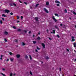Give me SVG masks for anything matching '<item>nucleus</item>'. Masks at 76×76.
<instances>
[{"label": "nucleus", "instance_id": "obj_1", "mask_svg": "<svg viewBox=\"0 0 76 76\" xmlns=\"http://www.w3.org/2000/svg\"><path fill=\"white\" fill-rule=\"evenodd\" d=\"M52 18H53V19L55 22H57V20L56 19V18H54V16H53Z\"/></svg>", "mask_w": 76, "mask_h": 76}, {"label": "nucleus", "instance_id": "obj_2", "mask_svg": "<svg viewBox=\"0 0 76 76\" xmlns=\"http://www.w3.org/2000/svg\"><path fill=\"white\" fill-rule=\"evenodd\" d=\"M5 12H6V13H8L10 11L9 10H5Z\"/></svg>", "mask_w": 76, "mask_h": 76}, {"label": "nucleus", "instance_id": "obj_3", "mask_svg": "<svg viewBox=\"0 0 76 76\" xmlns=\"http://www.w3.org/2000/svg\"><path fill=\"white\" fill-rule=\"evenodd\" d=\"M16 56L17 58H19V57H20V55L18 54V55H17Z\"/></svg>", "mask_w": 76, "mask_h": 76}, {"label": "nucleus", "instance_id": "obj_4", "mask_svg": "<svg viewBox=\"0 0 76 76\" xmlns=\"http://www.w3.org/2000/svg\"><path fill=\"white\" fill-rule=\"evenodd\" d=\"M44 10L45 12L46 13H48V11L45 8H44Z\"/></svg>", "mask_w": 76, "mask_h": 76}, {"label": "nucleus", "instance_id": "obj_5", "mask_svg": "<svg viewBox=\"0 0 76 76\" xmlns=\"http://www.w3.org/2000/svg\"><path fill=\"white\" fill-rule=\"evenodd\" d=\"M4 34H5V35H8V32H7V31H5L4 32Z\"/></svg>", "mask_w": 76, "mask_h": 76}, {"label": "nucleus", "instance_id": "obj_6", "mask_svg": "<svg viewBox=\"0 0 76 76\" xmlns=\"http://www.w3.org/2000/svg\"><path fill=\"white\" fill-rule=\"evenodd\" d=\"M72 41H75V38L73 37H72Z\"/></svg>", "mask_w": 76, "mask_h": 76}, {"label": "nucleus", "instance_id": "obj_7", "mask_svg": "<svg viewBox=\"0 0 76 76\" xmlns=\"http://www.w3.org/2000/svg\"><path fill=\"white\" fill-rule=\"evenodd\" d=\"M42 45L43 47V48H45V45L44 43L42 44Z\"/></svg>", "mask_w": 76, "mask_h": 76}, {"label": "nucleus", "instance_id": "obj_8", "mask_svg": "<svg viewBox=\"0 0 76 76\" xmlns=\"http://www.w3.org/2000/svg\"><path fill=\"white\" fill-rule=\"evenodd\" d=\"M22 45H23V46L25 45H26V44L23 42H22Z\"/></svg>", "mask_w": 76, "mask_h": 76}, {"label": "nucleus", "instance_id": "obj_9", "mask_svg": "<svg viewBox=\"0 0 76 76\" xmlns=\"http://www.w3.org/2000/svg\"><path fill=\"white\" fill-rule=\"evenodd\" d=\"M55 2L56 3H60V2L58 1H55Z\"/></svg>", "mask_w": 76, "mask_h": 76}, {"label": "nucleus", "instance_id": "obj_10", "mask_svg": "<svg viewBox=\"0 0 76 76\" xmlns=\"http://www.w3.org/2000/svg\"><path fill=\"white\" fill-rule=\"evenodd\" d=\"M46 4L47 6L49 5V2H47L46 3Z\"/></svg>", "mask_w": 76, "mask_h": 76}, {"label": "nucleus", "instance_id": "obj_11", "mask_svg": "<svg viewBox=\"0 0 76 76\" xmlns=\"http://www.w3.org/2000/svg\"><path fill=\"white\" fill-rule=\"evenodd\" d=\"M1 75H2V76H6V75H5V74L3 73H1Z\"/></svg>", "mask_w": 76, "mask_h": 76}, {"label": "nucleus", "instance_id": "obj_12", "mask_svg": "<svg viewBox=\"0 0 76 76\" xmlns=\"http://www.w3.org/2000/svg\"><path fill=\"white\" fill-rule=\"evenodd\" d=\"M76 43H74V47H76Z\"/></svg>", "mask_w": 76, "mask_h": 76}, {"label": "nucleus", "instance_id": "obj_13", "mask_svg": "<svg viewBox=\"0 0 76 76\" xmlns=\"http://www.w3.org/2000/svg\"><path fill=\"white\" fill-rule=\"evenodd\" d=\"M38 18L37 17L35 18V19L36 20V21L38 20Z\"/></svg>", "mask_w": 76, "mask_h": 76}, {"label": "nucleus", "instance_id": "obj_14", "mask_svg": "<svg viewBox=\"0 0 76 76\" xmlns=\"http://www.w3.org/2000/svg\"><path fill=\"white\" fill-rule=\"evenodd\" d=\"M10 60H11V61H13V59L12 58H10Z\"/></svg>", "mask_w": 76, "mask_h": 76}, {"label": "nucleus", "instance_id": "obj_15", "mask_svg": "<svg viewBox=\"0 0 76 76\" xmlns=\"http://www.w3.org/2000/svg\"><path fill=\"white\" fill-rule=\"evenodd\" d=\"M2 16H4V17H7V16H6V15L4 14H3L2 15Z\"/></svg>", "mask_w": 76, "mask_h": 76}, {"label": "nucleus", "instance_id": "obj_16", "mask_svg": "<svg viewBox=\"0 0 76 76\" xmlns=\"http://www.w3.org/2000/svg\"><path fill=\"white\" fill-rule=\"evenodd\" d=\"M55 16H58V15L57 14H55Z\"/></svg>", "mask_w": 76, "mask_h": 76}, {"label": "nucleus", "instance_id": "obj_17", "mask_svg": "<svg viewBox=\"0 0 76 76\" xmlns=\"http://www.w3.org/2000/svg\"><path fill=\"white\" fill-rule=\"evenodd\" d=\"M0 23L1 24H2L3 23V21H2L1 20L0 21Z\"/></svg>", "mask_w": 76, "mask_h": 76}, {"label": "nucleus", "instance_id": "obj_18", "mask_svg": "<svg viewBox=\"0 0 76 76\" xmlns=\"http://www.w3.org/2000/svg\"><path fill=\"white\" fill-rule=\"evenodd\" d=\"M9 53L10 54V55H12V53L11 52H9Z\"/></svg>", "mask_w": 76, "mask_h": 76}, {"label": "nucleus", "instance_id": "obj_19", "mask_svg": "<svg viewBox=\"0 0 76 76\" xmlns=\"http://www.w3.org/2000/svg\"><path fill=\"white\" fill-rule=\"evenodd\" d=\"M29 56L30 59V60H32V57H31V56L30 55Z\"/></svg>", "mask_w": 76, "mask_h": 76}, {"label": "nucleus", "instance_id": "obj_20", "mask_svg": "<svg viewBox=\"0 0 76 76\" xmlns=\"http://www.w3.org/2000/svg\"><path fill=\"white\" fill-rule=\"evenodd\" d=\"M64 12L65 13H67V10H66V9H65L64 10Z\"/></svg>", "mask_w": 76, "mask_h": 76}, {"label": "nucleus", "instance_id": "obj_21", "mask_svg": "<svg viewBox=\"0 0 76 76\" xmlns=\"http://www.w3.org/2000/svg\"><path fill=\"white\" fill-rule=\"evenodd\" d=\"M13 28H14V29H16V27L15 26H13L12 27Z\"/></svg>", "mask_w": 76, "mask_h": 76}, {"label": "nucleus", "instance_id": "obj_22", "mask_svg": "<svg viewBox=\"0 0 76 76\" xmlns=\"http://www.w3.org/2000/svg\"><path fill=\"white\" fill-rule=\"evenodd\" d=\"M37 39H39V40L41 39V38H40V37H38L37 38Z\"/></svg>", "mask_w": 76, "mask_h": 76}, {"label": "nucleus", "instance_id": "obj_23", "mask_svg": "<svg viewBox=\"0 0 76 76\" xmlns=\"http://www.w3.org/2000/svg\"><path fill=\"white\" fill-rule=\"evenodd\" d=\"M25 58H28V56H27V55H26V56Z\"/></svg>", "mask_w": 76, "mask_h": 76}, {"label": "nucleus", "instance_id": "obj_24", "mask_svg": "<svg viewBox=\"0 0 76 76\" xmlns=\"http://www.w3.org/2000/svg\"><path fill=\"white\" fill-rule=\"evenodd\" d=\"M4 40L5 42H7V40L6 39H4Z\"/></svg>", "mask_w": 76, "mask_h": 76}, {"label": "nucleus", "instance_id": "obj_25", "mask_svg": "<svg viewBox=\"0 0 76 76\" xmlns=\"http://www.w3.org/2000/svg\"><path fill=\"white\" fill-rule=\"evenodd\" d=\"M33 42L34 43V44H35V43H36V41H33Z\"/></svg>", "mask_w": 76, "mask_h": 76}, {"label": "nucleus", "instance_id": "obj_26", "mask_svg": "<svg viewBox=\"0 0 76 76\" xmlns=\"http://www.w3.org/2000/svg\"><path fill=\"white\" fill-rule=\"evenodd\" d=\"M30 73L31 75H32V73L31 72V71L30 72Z\"/></svg>", "mask_w": 76, "mask_h": 76}, {"label": "nucleus", "instance_id": "obj_27", "mask_svg": "<svg viewBox=\"0 0 76 76\" xmlns=\"http://www.w3.org/2000/svg\"><path fill=\"white\" fill-rule=\"evenodd\" d=\"M10 15H13V13L12 12H11L10 13Z\"/></svg>", "mask_w": 76, "mask_h": 76}, {"label": "nucleus", "instance_id": "obj_28", "mask_svg": "<svg viewBox=\"0 0 76 76\" xmlns=\"http://www.w3.org/2000/svg\"><path fill=\"white\" fill-rule=\"evenodd\" d=\"M12 75H13V74H12V73H10V76H12Z\"/></svg>", "mask_w": 76, "mask_h": 76}, {"label": "nucleus", "instance_id": "obj_29", "mask_svg": "<svg viewBox=\"0 0 76 76\" xmlns=\"http://www.w3.org/2000/svg\"><path fill=\"white\" fill-rule=\"evenodd\" d=\"M53 33L55 34V31L54 30H53Z\"/></svg>", "mask_w": 76, "mask_h": 76}, {"label": "nucleus", "instance_id": "obj_30", "mask_svg": "<svg viewBox=\"0 0 76 76\" xmlns=\"http://www.w3.org/2000/svg\"><path fill=\"white\" fill-rule=\"evenodd\" d=\"M21 30L20 29H18V31H20Z\"/></svg>", "mask_w": 76, "mask_h": 76}, {"label": "nucleus", "instance_id": "obj_31", "mask_svg": "<svg viewBox=\"0 0 76 76\" xmlns=\"http://www.w3.org/2000/svg\"><path fill=\"white\" fill-rule=\"evenodd\" d=\"M15 41L16 42H18V40H15Z\"/></svg>", "mask_w": 76, "mask_h": 76}, {"label": "nucleus", "instance_id": "obj_32", "mask_svg": "<svg viewBox=\"0 0 76 76\" xmlns=\"http://www.w3.org/2000/svg\"><path fill=\"white\" fill-rule=\"evenodd\" d=\"M73 14H74V15H76V12H73Z\"/></svg>", "mask_w": 76, "mask_h": 76}, {"label": "nucleus", "instance_id": "obj_33", "mask_svg": "<svg viewBox=\"0 0 76 76\" xmlns=\"http://www.w3.org/2000/svg\"><path fill=\"white\" fill-rule=\"evenodd\" d=\"M17 19H19V16H17Z\"/></svg>", "mask_w": 76, "mask_h": 76}, {"label": "nucleus", "instance_id": "obj_34", "mask_svg": "<svg viewBox=\"0 0 76 76\" xmlns=\"http://www.w3.org/2000/svg\"><path fill=\"white\" fill-rule=\"evenodd\" d=\"M2 70L3 71H4V70H5V69H4V68H3Z\"/></svg>", "mask_w": 76, "mask_h": 76}, {"label": "nucleus", "instance_id": "obj_35", "mask_svg": "<svg viewBox=\"0 0 76 76\" xmlns=\"http://www.w3.org/2000/svg\"><path fill=\"white\" fill-rule=\"evenodd\" d=\"M39 4H37L36 5V7H37V6H38V5Z\"/></svg>", "mask_w": 76, "mask_h": 76}, {"label": "nucleus", "instance_id": "obj_36", "mask_svg": "<svg viewBox=\"0 0 76 76\" xmlns=\"http://www.w3.org/2000/svg\"><path fill=\"white\" fill-rule=\"evenodd\" d=\"M57 37H58V38L60 37L59 36V35H57Z\"/></svg>", "mask_w": 76, "mask_h": 76}, {"label": "nucleus", "instance_id": "obj_37", "mask_svg": "<svg viewBox=\"0 0 76 76\" xmlns=\"http://www.w3.org/2000/svg\"><path fill=\"white\" fill-rule=\"evenodd\" d=\"M24 4H27V3L25 2H24Z\"/></svg>", "mask_w": 76, "mask_h": 76}, {"label": "nucleus", "instance_id": "obj_38", "mask_svg": "<svg viewBox=\"0 0 76 76\" xmlns=\"http://www.w3.org/2000/svg\"><path fill=\"white\" fill-rule=\"evenodd\" d=\"M13 4L14 6H16V5L15 4Z\"/></svg>", "mask_w": 76, "mask_h": 76}, {"label": "nucleus", "instance_id": "obj_39", "mask_svg": "<svg viewBox=\"0 0 76 76\" xmlns=\"http://www.w3.org/2000/svg\"><path fill=\"white\" fill-rule=\"evenodd\" d=\"M21 19H23V16H21Z\"/></svg>", "mask_w": 76, "mask_h": 76}, {"label": "nucleus", "instance_id": "obj_40", "mask_svg": "<svg viewBox=\"0 0 76 76\" xmlns=\"http://www.w3.org/2000/svg\"><path fill=\"white\" fill-rule=\"evenodd\" d=\"M48 38L50 40H51V38H50L49 37Z\"/></svg>", "mask_w": 76, "mask_h": 76}, {"label": "nucleus", "instance_id": "obj_41", "mask_svg": "<svg viewBox=\"0 0 76 76\" xmlns=\"http://www.w3.org/2000/svg\"><path fill=\"white\" fill-rule=\"evenodd\" d=\"M24 31L25 32V33H26L27 32V31L26 30H24Z\"/></svg>", "mask_w": 76, "mask_h": 76}, {"label": "nucleus", "instance_id": "obj_42", "mask_svg": "<svg viewBox=\"0 0 76 76\" xmlns=\"http://www.w3.org/2000/svg\"><path fill=\"white\" fill-rule=\"evenodd\" d=\"M9 59H7V61H9Z\"/></svg>", "mask_w": 76, "mask_h": 76}, {"label": "nucleus", "instance_id": "obj_43", "mask_svg": "<svg viewBox=\"0 0 76 76\" xmlns=\"http://www.w3.org/2000/svg\"><path fill=\"white\" fill-rule=\"evenodd\" d=\"M13 76H16V74L14 73V74H13Z\"/></svg>", "mask_w": 76, "mask_h": 76}, {"label": "nucleus", "instance_id": "obj_44", "mask_svg": "<svg viewBox=\"0 0 76 76\" xmlns=\"http://www.w3.org/2000/svg\"><path fill=\"white\" fill-rule=\"evenodd\" d=\"M57 6H60L59 4H57Z\"/></svg>", "mask_w": 76, "mask_h": 76}, {"label": "nucleus", "instance_id": "obj_45", "mask_svg": "<svg viewBox=\"0 0 76 76\" xmlns=\"http://www.w3.org/2000/svg\"><path fill=\"white\" fill-rule=\"evenodd\" d=\"M19 1L20 2V3H22V1H20V0H19Z\"/></svg>", "mask_w": 76, "mask_h": 76}, {"label": "nucleus", "instance_id": "obj_46", "mask_svg": "<svg viewBox=\"0 0 76 76\" xmlns=\"http://www.w3.org/2000/svg\"><path fill=\"white\" fill-rule=\"evenodd\" d=\"M2 19L3 20H4V18H2Z\"/></svg>", "mask_w": 76, "mask_h": 76}, {"label": "nucleus", "instance_id": "obj_47", "mask_svg": "<svg viewBox=\"0 0 76 76\" xmlns=\"http://www.w3.org/2000/svg\"><path fill=\"white\" fill-rule=\"evenodd\" d=\"M35 51L36 52H38V50H35Z\"/></svg>", "mask_w": 76, "mask_h": 76}, {"label": "nucleus", "instance_id": "obj_48", "mask_svg": "<svg viewBox=\"0 0 76 76\" xmlns=\"http://www.w3.org/2000/svg\"><path fill=\"white\" fill-rule=\"evenodd\" d=\"M0 60H2L3 59V58L2 57H1L0 58Z\"/></svg>", "mask_w": 76, "mask_h": 76}, {"label": "nucleus", "instance_id": "obj_49", "mask_svg": "<svg viewBox=\"0 0 76 76\" xmlns=\"http://www.w3.org/2000/svg\"><path fill=\"white\" fill-rule=\"evenodd\" d=\"M37 50H39V48L38 47H37Z\"/></svg>", "mask_w": 76, "mask_h": 76}, {"label": "nucleus", "instance_id": "obj_50", "mask_svg": "<svg viewBox=\"0 0 76 76\" xmlns=\"http://www.w3.org/2000/svg\"><path fill=\"white\" fill-rule=\"evenodd\" d=\"M4 56L3 55H1L0 57H4Z\"/></svg>", "mask_w": 76, "mask_h": 76}, {"label": "nucleus", "instance_id": "obj_51", "mask_svg": "<svg viewBox=\"0 0 76 76\" xmlns=\"http://www.w3.org/2000/svg\"><path fill=\"white\" fill-rule=\"evenodd\" d=\"M66 50H67V51H69V49H67Z\"/></svg>", "mask_w": 76, "mask_h": 76}, {"label": "nucleus", "instance_id": "obj_52", "mask_svg": "<svg viewBox=\"0 0 76 76\" xmlns=\"http://www.w3.org/2000/svg\"><path fill=\"white\" fill-rule=\"evenodd\" d=\"M60 26H62V25H63V24H61L60 25Z\"/></svg>", "mask_w": 76, "mask_h": 76}, {"label": "nucleus", "instance_id": "obj_53", "mask_svg": "<svg viewBox=\"0 0 76 76\" xmlns=\"http://www.w3.org/2000/svg\"><path fill=\"white\" fill-rule=\"evenodd\" d=\"M17 23L19 22V21H17Z\"/></svg>", "mask_w": 76, "mask_h": 76}, {"label": "nucleus", "instance_id": "obj_54", "mask_svg": "<svg viewBox=\"0 0 76 76\" xmlns=\"http://www.w3.org/2000/svg\"><path fill=\"white\" fill-rule=\"evenodd\" d=\"M33 37H35V35H33Z\"/></svg>", "mask_w": 76, "mask_h": 76}, {"label": "nucleus", "instance_id": "obj_55", "mask_svg": "<svg viewBox=\"0 0 76 76\" xmlns=\"http://www.w3.org/2000/svg\"><path fill=\"white\" fill-rule=\"evenodd\" d=\"M39 35H40V33H38Z\"/></svg>", "mask_w": 76, "mask_h": 76}, {"label": "nucleus", "instance_id": "obj_56", "mask_svg": "<svg viewBox=\"0 0 76 76\" xmlns=\"http://www.w3.org/2000/svg\"><path fill=\"white\" fill-rule=\"evenodd\" d=\"M29 34H31V31H30L29 32Z\"/></svg>", "mask_w": 76, "mask_h": 76}, {"label": "nucleus", "instance_id": "obj_57", "mask_svg": "<svg viewBox=\"0 0 76 76\" xmlns=\"http://www.w3.org/2000/svg\"><path fill=\"white\" fill-rule=\"evenodd\" d=\"M47 32H48V30H47Z\"/></svg>", "mask_w": 76, "mask_h": 76}, {"label": "nucleus", "instance_id": "obj_58", "mask_svg": "<svg viewBox=\"0 0 76 76\" xmlns=\"http://www.w3.org/2000/svg\"><path fill=\"white\" fill-rule=\"evenodd\" d=\"M60 71H61V68H60Z\"/></svg>", "mask_w": 76, "mask_h": 76}, {"label": "nucleus", "instance_id": "obj_59", "mask_svg": "<svg viewBox=\"0 0 76 76\" xmlns=\"http://www.w3.org/2000/svg\"><path fill=\"white\" fill-rule=\"evenodd\" d=\"M74 51H75V52H76V50H74Z\"/></svg>", "mask_w": 76, "mask_h": 76}, {"label": "nucleus", "instance_id": "obj_60", "mask_svg": "<svg viewBox=\"0 0 76 76\" xmlns=\"http://www.w3.org/2000/svg\"><path fill=\"white\" fill-rule=\"evenodd\" d=\"M74 76H76V75H74Z\"/></svg>", "mask_w": 76, "mask_h": 76}, {"label": "nucleus", "instance_id": "obj_61", "mask_svg": "<svg viewBox=\"0 0 76 76\" xmlns=\"http://www.w3.org/2000/svg\"><path fill=\"white\" fill-rule=\"evenodd\" d=\"M48 58H47V59H48Z\"/></svg>", "mask_w": 76, "mask_h": 76}]
</instances>
